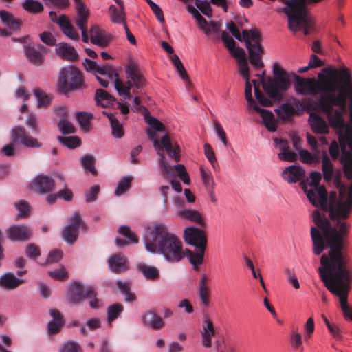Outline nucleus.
<instances>
[{"label":"nucleus","mask_w":352,"mask_h":352,"mask_svg":"<svg viewBox=\"0 0 352 352\" xmlns=\"http://www.w3.org/2000/svg\"><path fill=\"white\" fill-rule=\"evenodd\" d=\"M339 202L343 201L337 197L336 192H331L327 210L331 222L318 210L312 212L313 221L318 229L311 227V236L316 255L321 254L328 248L320 258L321 266L318 271L327 289L338 297L344 318L352 321V307L348 304L352 283V267L348 252L350 225L344 221L342 211H338Z\"/></svg>","instance_id":"1"},{"label":"nucleus","mask_w":352,"mask_h":352,"mask_svg":"<svg viewBox=\"0 0 352 352\" xmlns=\"http://www.w3.org/2000/svg\"><path fill=\"white\" fill-rule=\"evenodd\" d=\"M333 86L322 113L336 131L342 154L340 161L346 178L351 180L352 127L346 124L344 117L347 107L352 112V76L347 67H340Z\"/></svg>","instance_id":"2"},{"label":"nucleus","mask_w":352,"mask_h":352,"mask_svg":"<svg viewBox=\"0 0 352 352\" xmlns=\"http://www.w3.org/2000/svg\"><path fill=\"white\" fill-rule=\"evenodd\" d=\"M340 71V67L328 65L321 69L317 80L314 78L300 77L295 73L288 74L281 69L277 63L273 66L274 78L269 77L262 79L263 87L272 100L279 103L283 94L291 85V78L295 79V91L302 96L318 95L316 103L322 112L330 92L333 91V85Z\"/></svg>","instance_id":"3"},{"label":"nucleus","mask_w":352,"mask_h":352,"mask_svg":"<svg viewBox=\"0 0 352 352\" xmlns=\"http://www.w3.org/2000/svg\"><path fill=\"white\" fill-rule=\"evenodd\" d=\"M144 245L147 251L160 253L169 262H179L185 257L182 242L175 234L170 232L166 225L162 222L148 226Z\"/></svg>","instance_id":"4"},{"label":"nucleus","mask_w":352,"mask_h":352,"mask_svg":"<svg viewBox=\"0 0 352 352\" xmlns=\"http://www.w3.org/2000/svg\"><path fill=\"white\" fill-rule=\"evenodd\" d=\"M125 73L127 78L126 83H124L119 78H116L115 88L119 95L126 99L132 98L130 90L133 87L136 89H142L146 86L147 82L139 65L135 62L130 61L125 66Z\"/></svg>","instance_id":"5"},{"label":"nucleus","mask_w":352,"mask_h":352,"mask_svg":"<svg viewBox=\"0 0 352 352\" xmlns=\"http://www.w3.org/2000/svg\"><path fill=\"white\" fill-rule=\"evenodd\" d=\"M242 41H244L248 49L250 63L256 69H261L264 64L262 57L264 54V48L261 44L262 36L256 28L242 30Z\"/></svg>","instance_id":"6"},{"label":"nucleus","mask_w":352,"mask_h":352,"mask_svg":"<svg viewBox=\"0 0 352 352\" xmlns=\"http://www.w3.org/2000/svg\"><path fill=\"white\" fill-rule=\"evenodd\" d=\"M242 41H244L248 49L250 63L256 69H261L264 64L262 57L264 54V48L261 44L262 36L256 28L242 30Z\"/></svg>","instance_id":"7"},{"label":"nucleus","mask_w":352,"mask_h":352,"mask_svg":"<svg viewBox=\"0 0 352 352\" xmlns=\"http://www.w3.org/2000/svg\"><path fill=\"white\" fill-rule=\"evenodd\" d=\"M58 85L60 91L64 94L85 87L82 72L74 66L61 68L59 72Z\"/></svg>","instance_id":"8"},{"label":"nucleus","mask_w":352,"mask_h":352,"mask_svg":"<svg viewBox=\"0 0 352 352\" xmlns=\"http://www.w3.org/2000/svg\"><path fill=\"white\" fill-rule=\"evenodd\" d=\"M157 150V153L160 155V166L162 169L163 174L165 176L173 175V167L168 165L165 161L164 150L168 153V156L173 158L177 162L180 160V147L177 144H173L168 135H165L160 140L159 147L155 148Z\"/></svg>","instance_id":"9"},{"label":"nucleus","mask_w":352,"mask_h":352,"mask_svg":"<svg viewBox=\"0 0 352 352\" xmlns=\"http://www.w3.org/2000/svg\"><path fill=\"white\" fill-rule=\"evenodd\" d=\"M67 298L73 303H80L85 298L89 300V305L93 309L100 307V301L97 298V293L91 286L84 287L82 284L76 283L73 284L68 293Z\"/></svg>","instance_id":"10"},{"label":"nucleus","mask_w":352,"mask_h":352,"mask_svg":"<svg viewBox=\"0 0 352 352\" xmlns=\"http://www.w3.org/2000/svg\"><path fill=\"white\" fill-rule=\"evenodd\" d=\"M300 185L309 201L314 206H319L324 211L327 210L328 194L324 186L319 185L315 186L314 190H309L305 181H302Z\"/></svg>","instance_id":"11"},{"label":"nucleus","mask_w":352,"mask_h":352,"mask_svg":"<svg viewBox=\"0 0 352 352\" xmlns=\"http://www.w3.org/2000/svg\"><path fill=\"white\" fill-rule=\"evenodd\" d=\"M82 226L86 228V225L82 222L80 214L76 212L69 219V223L63 231V236L65 241L70 244L74 243L78 239L79 228Z\"/></svg>","instance_id":"12"},{"label":"nucleus","mask_w":352,"mask_h":352,"mask_svg":"<svg viewBox=\"0 0 352 352\" xmlns=\"http://www.w3.org/2000/svg\"><path fill=\"white\" fill-rule=\"evenodd\" d=\"M184 239L189 245L196 247V248H206L207 236L204 230L190 226L184 231Z\"/></svg>","instance_id":"13"},{"label":"nucleus","mask_w":352,"mask_h":352,"mask_svg":"<svg viewBox=\"0 0 352 352\" xmlns=\"http://www.w3.org/2000/svg\"><path fill=\"white\" fill-rule=\"evenodd\" d=\"M24 52L31 63L38 66L43 63L44 54L47 52V49L41 44L35 45L34 43L30 42L24 45Z\"/></svg>","instance_id":"14"},{"label":"nucleus","mask_w":352,"mask_h":352,"mask_svg":"<svg viewBox=\"0 0 352 352\" xmlns=\"http://www.w3.org/2000/svg\"><path fill=\"white\" fill-rule=\"evenodd\" d=\"M308 122L314 133L318 135L329 134L331 126L328 120L326 121L320 114L315 112L310 113Z\"/></svg>","instance_id":"15"},{"label":"nucleus","mask_w":352,"mask_h":352,"mask_svg":"<svg viewBox=\"0 0 352 352\" xmlns=\"http://www.w3.org/2000/svg\"><path fill=\"white\" fill-rule=\"evenodd\" d=\"M12 138L14 142L20 140L21 143L29 148H40L41 144L36 139L28 135L23 127L16 126L12 131Z\"/></svg>","instance_id":"16"},{"label":"nucleus","mask_w":352,"mask_h":352,"mask_svg":"<svg viewBox=\"0 0 352 352\" xmlns=\"http://www.w3.org/2000/svg\"><path fill=\"white\" fill-rule=\"evenodd\" d=\"M32 233L30 228L24 224L12 225L7 230L8 237L12 241H28Z\"/></svg>","instance_id":"17"},{"label":"nucleus","mask_w":352,"mask_h":352,"mask_svg":"<svg viewBox=\"0 0 352 352\" xmlns=\"http://www.w3.org/2000/svg\"><path fill=\"white\" fill-rule=\"evenodd\" d=\"M221 37L231 54L237 58L238 64L242 60H248L245 50L240 47H236L234 40L226 31L221 32Z\"/></svg>","instance_id":"18"},{"label":"nucleus","mask_w":352,"mask_h":352,"mask_svg":"<svg viewBox=\"0 0 352 352\" xmlns=\"http://www.w3.org/2000/svg\"><path fill=\"white\" fill-rule=\"evenodd\" d=\"M54 185V180L50 177L40 175L30 184V188L39 193L44 194L52 191Z\"/></svg>","instance_id":"19"},{"label":"nucleus","mask_w":352,"mask_h":352,"mask_svg":"<svg viewBox=\"0 0 352 352\" xmlns=\"http://www.w3.org/2000/svg\"><path fill=\"white\" fill-rule=\"evenodd\" d=\"M276 146H278L280 153H278V157L279 160L285 162H293L298 158V155L289 150L288 141L285 139H278L275 138L273 139Z\"/></svg>","instance_id":"20"},{"label":"nucleus","mask_w":352,"mask_h":352,"mask_svg":"<svg viewBox=\"0 0 352 352\" xmlns=\"http://www.w3.org/2000/svg\"><path fill=\"white\" fill-rule=\"evenodd\" d=\"M89 34L91 42L102 48L108 46L111 41V37L105 34L104 31L97 25H93L91 27Z\"/></svg>","instance_id":"21"},{"label":"nucleus","mask_w":352,"mask_h":352,"mask_svg":"<svg viewBox=\"0 0 352 352\" xmlns=\"http://www.w3.org/2000/svg\"><path fill=\"white\" fill-rule=\"evenodd\" d=\"M305 175L304 168L296 164L286 167L282 173L283 178L289 184L300 181Z\"/></svg>","instance_id":"22"},{"label":"nucleus","mask_w":352,"mask_h":352,"mask_svg":"<svg viewBox=\"0 0 352 352\" xmlns=\"http://www.w3.org/2000/svg\"><path fill=\"white\" fill-rule=\"evenodd\" d=\"M240 74L245 80V95L247 101L254 106L256 102L253 100L252 96V85L250 82V68L248 66V60L241 61L238 64Z\"/></svg>","instance_id":"23"},{"label":"nucleus","mask_w":352,"mask_h":352,"mask_svg":"<svg viewBox=\"0 0 352 352\" xmlns=\"http://www.w3.org/2000/svg\"><path fill=\"white\" fill-rule=\"evenodd\" d=\"M142 323L155 330H159L164 327V322L162 318L157 314L155 311H146L142 316Z\"/></svg>","instance_id":"24"},{"label":"nucleus","mask_w":352,"mask_h":352,"mask_svg":"<svg viewBox=\"0 0 352 352\" xmlns=\"http://www.w3.org/2000/svg\"><path fill=\"white\" fill-rule=\"evenodd\" d=\"M177 216L180 219L188 220L199 226L204 227L206 226L202 214L197 210L182 208L177 212Z\"/></svg>","instance_id":"25"},{"label":"nucleus","mask_w":352,"mask_h":352,"mask_svg":"<svg viewBox=\"0 0 352 352\" xmlns=\"http://www.w3.org/2000/svg\"><path fill=\"white\" fill-rule=\"evenodd\" d=\"M76 2L77 16L75 19V23L80 30L87 28L88 19L89 16V10L81 0H74Z\"/></svg>","instance_id":"26"},{"label":"nucleus","mask_w":352,"mask_h":352,"mask_svg":"<svg viewBox=\"0 0 352 352\" xmlns=\"http://www.w3.org/2000/svg\"><path fill=\"white\" fill-rule=\"evenodd\" d=\"M57 24L59 25L62 32L70 39L78 40L79 38L78 32L74 29L66 15H60L57 19Z\"/></svg>","instance_id":"27"},{"label":"nucleus","mask_w":352,"mask_h":352,"mask_svg":"<svg viewBox=\"0 0 352 352\" xmlns=\"http://www.w3.org/2000/svg\"><path fill=\"white\" fill-rule=\"evenodd\" d=\"M59 56L65 60L75 61L78 58V54L76 49L66 43H60L56 49Z\"/></svg>","instance_id":"28"},{"label":"nucleus","mask_w":352,"mask_h":352,"mask_svg":"<svg viewBox=\"0 0 352 352\" xmlns=\"http://www.w3.org/2000/svg\"><path fill=\"white\" fill-rule=\"evenodd\" d=\"M23 283V279L18 278L11 272L4 273L0 277V287L7 290L15 289Z\"/></svg>","instance_id":"29"},{"label":"nucleus","mask_w":352,"mask_h":352,"mask_svg":"<svg viewBox=\"0 0 352 352\" xmlns=\"http://www.w3.org/2000/svg\"><path fill=\"white\" fill-rule=\"evenodd\" d=\"M0 19L2 23L8 26L10 32H17L21 27L22 21L5 10H0Z\"/></svg>","instance_id":"30"},{"label":"nucleus","mask_w":352,"mask_h":352,"mask_svg":"<svg viewBox=\"0 0 352 352\" xmlns=\"http://www.w3.org/2000/svg\"><path fill=\"white\" fill-rule=\"evenodd\" d=\"M253 109L260 114L263 119V124L269 131L274 132L276 131L274 116L272 111L261 109L257 104H254Z\"/></svg>","instance_id":"31"},{"label":"nucleus","mask_w":352,"mask_h":352,"mask_svg":"<svg viewBox=\"0 0 352 352\" xmlns=\"http://www.w3.org/2000/svg\"><path fill=\"white\" fill-rule=\"evenodd\" d=\"M50 314L53 318V320L48 323L47 330L50 334H56L60 331L63 326V318L60 312L56 309H50Z\"/></svg>","instance_id":"32"},{"label":"nucleus","mask_w":352,"mask_h":352,"mask_svg":"<svg viewBox=\"0 0 352 352\" xmlns=\"http://www.w3.org/2000/svg\"><path fill=\"white\" fill-rule=\"evenodd\" d=\"M206 248H197V252H194L188 249L184 251L185 256H186L190 263L192 265L195 270L198 271L199 266L203 263L204 259V253Z\"/></svg>","instance_id":"33"},{"label":"nucleus","mask_w":352,"mask_h":352,"mask_svg":"<svg viewBox=\"0 0 352 352\" xmlns=\"http://www.w3.org/2000/svg\"><path fill=\"white\" fill-rule=\"evenodd\" d=\"M95 100L97 105H100L102 107L113 106L116 102L115 97L102 89L96 91Z\"/></svg>","instance_id":"34"},{"label":"nucleus","mask_w":352,"mask_h":352,"mask_svg":"<svg viewBox=\"0 0 352 352\" xmlns=\"http://www.w3.org/2000/svg\"><path fill=\"white\" fill-rule=\"evenodd\" d=\"M109 265L116 273H120L127 270L126 260L121 254L113 255L109 260Z\"/></svg>","instance_id":"35"},{"label":"nucleus","mask_w":352,"mask_h":352,"mask_svg":"<svg viewBox=\"0 0 352 352\" xmlns=\"http://www.w3.org/2000/svg\"><path fill=\"white\" fill-rule=\"evenodd\" d=\"M322 170L323 173L324 179L327 182H329L333 179L334 170L333 166L326 151H323L322 156Z\"/></svg>","instance_id":"36"},{"label":"nucleus","mask_w":352,"mask_h":352,"mask_svg":"<svg viewBox=\"0 0 352 352\" xmlns=\"http://www.w3.org/2000/svg\"><path fill=\"white\" fill-rule=\"evenodd\" d=\"M103 113L107 116L111 124L112 135L116 138H121L124 135L122 124L116 118L113 113L104 111Z\"/></svg>","instance_id":"37"},{"label":"nucleus","mask_w":352,"mask_h":352,"mask_svg":"<svg viewBox=\"0 0 352 352\" xmlns=\"http://www.w3.org/2000/svg\"><path fill=\"white\" fill-rule=\"evenodd\" d=\"M208 277L206 274H203L199 283V296L201 302L208 306L209 304V288L208 285Z\"/></svg>","instance_id":"38"},{"label":"nucleus","mask_w":352,"mask_h":352,"mask_svg":"<svg viewBox=\"0 0 352 352\" xmlns=\"http://www.w3.org/2000/svg\"><path fill=\"white\" fill-rule=\"evenodd\" d=\"M338 204V209L339 212L342 210V218L347 219L352 210V183L348 188L347 199L344 202H339Z\"/></svg>","instance_id":"39"},{"label":"nucleus","mask_w":352,"mask_h":352,"mask_svg":"<svg viewBox=\"0 0 352 352\" xmlns=\"http://www.w3.org/2000/svg\"><path fill=\"white\" fill-rule=\"evenodd\" d=\"M138 267L144 276L148 280H155L160 278L159 270L154 266H150L146 264H139Z\"/></svg>","instance_id":"40"},{"label":"nucleus","mask_w":352,"mask_h":352,"mask_svg":"<svg viewBox=\"0 0 352 352\" xmlns=\"http://www.w3.org/2000/svg\"><path fill=\"white\" fill-rule=\"evenodd\" d=\"M275 111L278 118L283 120H289L296 113L295 109L287 103L281 104Z\"/></svg>","instance_id":"41"},{"label":"nucleus","mask_w":352,"mask_h":352,"mask_svg":"<svg viewBox=\"0 0 352 352\" xmlns=\"http://www.w3.org/2000/svg\"><path fill=\"white\" fill-rule=\"evenodd\" d=\"M124 311V306L121 303H114L108 307L107 310V320L109 324L116 320Z\"/></svg>","instance_id":"42"},{"label":"nucleus","mask_w":352,"mask_h":352,"mask_svg":"<svg viewBox=\"0 0 352 352\" xmlns=\"http://www.w3.org/2000/svg\"><path fill=\"white\" fill-rule=\"evenodd\" d=\"M116 285L120 292L125 296L126 302H132L136 300L135 294L131 292L130 283L118 280Z\"/></svg>","instance_id":"43"},{"label":"nucleus","mask_w":352,"mask_h":352,"mask_svg":"<svg viewBox=\"0 0 352 352\" xmlns=\"http://www.w3.org/2000/svg\"><path fill=\"white\" fill-rule=\"evenodd\" d=\"M199 171L201 181L206 188V190L215 188V182L211 172L205 169L203 166L199 168Z\"/></svg>","instance_id":"44"},{"label":"nucleus","mask_w":352,"mask_h":352,"mask_svg":"<svg viewBox=\"0 0 352 352\" xmlns=\"http://www.w3.org/2000/svg\"><path fill=\"white\" fill-rule=\"evenodd\" d=\"M22 6L27 12L34 14L41 12L43 10V4L35 0H25Z\"/></svg>","instance_id":"45"},{"label":"nucleus","mask_w":352,"mask_h":352,"mask_svg":"<svg viewBox=\"0 0 352 352\" xmlns=\"http://www.w3.org/2000/svg\"><path fill=\"white\" fill-rule=\"evenodd\" d=\"M34 96L38 100V107H47L51 103V97L41 89H36L34 91Z\"/></svg>","instance_id":"46"},{"label":"nucleus","mask_w":352,"mask_h":352,"mask_svg":"<svg viewBox=\"0 0 352 352\" xmlns=\"http://www.w3.org/2000/svg\"><path fill=\"white\" fill-rule=\"evenodd\" d=\"M58 140L63 145L70 149L79 146L81 143L80 139L77 136H58Z\"/></svg>","instance_id":"47"},{"label":"nucleus","mask_w":352,"mask_h":352,"mask_svg":"<svg viewBox=\"0 0 352 352\" xmlns=\"http://www.w3.org/2000/svg\"><path fill=\"white\" fill-rule=\"evenodd\" d=\"M82 166L87 170L91 173L94 175H97V170L95 168V158L93 155H86L81 160Z\"/></svg>","instance_id":"48"},{"label":"nucleus","mask_w":352,"mask_h":352,"mask_svg":"<svg viewBox=\"0 0 352 352\" xmlns=\"http://www.w3.org/2000/svg\"><path fill=\"white\" fill-rule=\"evenodd\" d=\"M132 180V176H126L122 178L116 189L115 194L117 196H120L125 193L130 188Z\"/></svg>","instance_id":"49"},{"label":"nucleus","mask_w":352,"mask_h":352,"mask_svg":"<svg viewBox=\"0 0 352 352\" xmlns=\"http://www.w3.org/2000/svg\"><path fill=\"white\" fill-rule=\"evenodd\" d=\"M96 72L100 74L102 76L111 79V81L114 80L116 78H118V74L116 71L110 66L103 65L102 67L98 65V68Z\"/></svg>","instance_id":"50"},{"label":"nucleus","mask_w":352,"mask_h":352,"mask_svg":"<svg viewBox=\"0 0 352 352\" xmlns=\"http://www.w3.org/2000/svg\"><path fill=\"white\" fill-rule=\"evenodd\" d=\"M111 19L113 23H124V12L120 9L119 11L117 8L111 5L109 8Z\"/></svg>","instance_id":"51"},{"label":"nucleus","mask_w":352,"mask_h":352,"mask_svg":"<svg viewBox=\"0 0 352 352\" xmlns=\"http://www.w3.org/2000/svg\"><path fill=\"white\" fill-rule=\"evenodd\" d=\"M14 207L19 211L18 217L20 218L27 217L30 212V207L28 203L24 200L14 203Z\"/></svg>","instance_id":"52"},{"label":"nucleus","mask_w":352,"mask_h":352,"mask_svg":"<svg viewBox=\"0 0 352 352\" xmlns=\"http://www.w3.org/2000/svg\"><path fill=\"white\" fill-rule=\"evenodd\" d=\"M173 167V173H174V170L177 171V175L179 179L186 184L189 185L190 183V179L189 175L186 170L185 166L183 164H179Z\"/></svg>","instance_id":"53"},{"label":"nucleus","mask_w":352,"mask_h":352,"mask_svg":"<svg viewBox=\"0 0 352 352\" xmlns=\"http://www.w3.org/2000/svg\"><path fill=\"white\" fill-rule=\"evenodd\" d=\"M195 5L203 14L208 17L212 16V9L207 0H196Z\"/></svg>","instance_id":"54"},{"label":"nucleus","mask_w":352,"mask_h":352,"mask_svg":"<svg viewBox=\"0 0 352 352\" xmlns=\"http://www.w3.org/2000/svg\"><path fill=\"white\" fill-rule=\"evenodd\" d=\"M92 118L91 114H89L85 112H79L76 114V119L80 124V126L83 129H89L90 120Z\"/></svg>","instance_id":"55"},{"label":"nucleus","mask_w":352,"mask_h":352,"mask_svg":"<svg viewBox=\"0 0 352 352\" xmlns=\"http://www.w3.org/2000/svg\"><path fill=\"white\" fill-rule=\"evenodd\" d=\"M204 154L210 163L211 164L212 166L214 169H216L217 167H219L214 152L212 148V146L209 144H204Z\"/></svg>","instance_id":"56"},{"label":"nucleus","mask_w":352,"mask_h":352,"mask_svg":"<svg viewBox=\"0 0 352 352\" xmlns=\"http://www.w3.org/2000/svg\"><path fill=\"white\" fill-rule=\"evenodd\" d=\"M119 233L126 237L132 243H138L139 239L135 232H132L131 228L127 226H121L119 228Z\"/></svg>","instance_id":"57"},{"label":"nucleus","mask_w":352,"mask_h":352,"mask_svg":"<svg viewBox=\"0 0 352 352\" xmlns=\"http://www.w3.org/2000/svg\"><path fill=\"white\" fill-rule=\"evenodd\" d=\"M254 94L256 100L258 101L259 104L263 107H271L272 106V99L269 96L267 98L260 90L258 87H255L254 88ZM273 101L276 102L274 100Z\"/></svg>","instance_id":"58"},{"label":"nucleus","mask_w":352,"mask_h":352,"mask_svg":"<svg viewBox=\"0 0 352 352\" xmlns=\"http://www.w3.org/2000/svg\"><path fill=\"white\" fill-rule=\"evenodd\" d=\"M47 7H54L60 10L67 8L69 4V0H43Z\"/></svg>","instance_id":"59"},{"label":"nucleus","mask_w":352,"mask_h":352,"mask_svg":"<svg viewBox=\"0 0 352 352\" xmlns=\"http://www.w3.org/2000/svg\"><path fill=\"white\" fill-rule=\"evenodd\" d=\"M58 126L63 134H70L75 133V128L72 123L64 118L60 120Z\"/></svg>","instance_id":"60"},{"label":"nucleus","mask_w":352,"mask_h":352,"mask_svg":"<svg viewBox=\"0 0 352 352\" xmlns=\"http://www.w3.org/2000/svg\"><path fill=\"white\" fill-rule=\"evenodd\" d=\"M60 352H82V351L78 343L69 341L60 346Z\"/></svg>","instance_id":"61"},{"label":"nucleus","mask_w":352,"mask_h":352,"mask_svg":"<svg viewBox=\"0 0 352 352\" xmlns=\"http://www.w3.org/2000/svg\"><path fill=\"white\" fill-rule=\"evenodd\" d=\"M48 274L50 277L58 280H65L68 278V274L64 267L49 271Z\"/></svg>","instance_id":"62"},{"label":"nucleus","mask_w":352,"mask_h":352,"mask_svg":"<svg viewBox=\"0 0 352 352\" xmlns=\"http://www.w3.org/2000/svg\"><path fill=\"white\" fill-rule=\"evenodd\" d=\"M100 187L98 185L91 186L89 190L86 193V202L90 203L94 201L97 199Z\"/></svg>","instance_id":"63"},{"label":"nucleus","mask_w":352,"mask_h":352,"mask_svg":"<svg viewBox=\"0 0 352 352\" xmlns=\"http://www.w3.org/2000/svg\"><path fill=\"white\" fill-rule=\"evenodd\" d=\"M146 122L155 131H164V124L157 119L154 117L146 118Z\"/></svg>","instance_id":"64"}]
</instances>
